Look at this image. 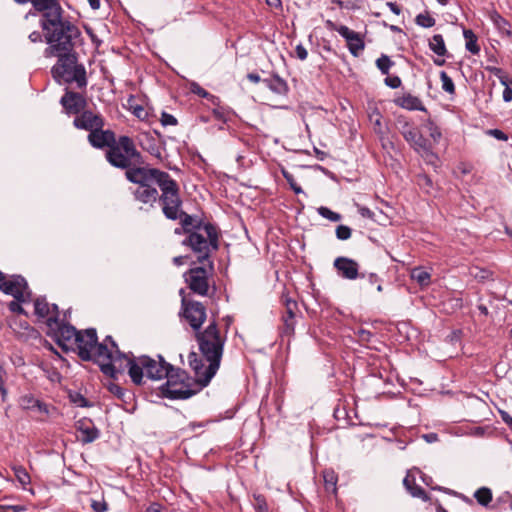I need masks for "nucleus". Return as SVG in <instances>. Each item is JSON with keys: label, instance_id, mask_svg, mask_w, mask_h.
<instances>
[{"label": "nucleus", "instance_id": "nucleus-63", "mask_svg": "<svg viewBox=\"0 0 512 512\" xmlns=\"http://www.w3.org/2000/svg\"><path fill=\"white\" fill-rule=\"evenodd\" d=\"M133 113L138 117V118H144L146 116V112L145 110L141 107V106H137L134 108V111Z\"/></svg>", "mask_w": 512, "mask_h": 512}, {"label": "nucleus", "instance_id": "nucleus-34", "mask_svg": "<svg viewBox=\"0 0 512 512\" xmlns=\"http://www.w3.org/2000/svg\"><path fill=\"white\" fill-rule=\"evenodd\" d=\"M411 277L421 286H427L430 283L431 275L420 267L414 268Z\"/></svg>", "mask_w": 512, "mask_h": 512}, {"label": "nucleus", "instance_id": "nucleus-60", "mask_svg": "<svg viewBox=\"0 0 512 512\" xmlns=\"http://www.w3.org/2000/svg\"><path fill=\"white\" fill-rule=\"evenodd\" d=\"M503 100L505 102H510L512 101V88L509 86V87H506L504 88V91H503Z\"/></svg>", "mask_w": 512, "mask_h": 512}, {"label": "nucleus", "instance_id": "nucleus-50", "mask_svg": "<svg viewBox=\"0 0 512 512\" xmlns=\"http://www.w3.org/2000/svg\"><path fill=\"white\" fill-rule=\"evenodd\" d=\"M486 133L488 135L494 137L495 139L500 140V141H507L508 140L507 134H505L503 131H501L499 129H489V130H487Z\"/></svg>", "mask_w": 512, "mask_h": 512}, {"label": "nucleus", "instance_id": "nucleus-10", "mask_svg": "<svg viewBox=\"0 0 512 512\" xmlns=\"http://www.w3.org/2000/svg\"><path fill=\"white\" fill-rule=\"evenodd\" d=\"M205 386L195 374V378H190V381L184 380L176 383L174 380H166L161 386V391L169 399H188Z\"/></svg>", "mask_w": 512, "mask_h": 512}, {"label": "nucleus", "instance_id": "nucleus-47", "mask_svg": "<svg viewBox=\"0 0 512 512\" xmlns=\"http://www.w3.org/2000/svg\"><path fill=\"white\" fill-rule=\"evenodd\" d=\"M190 89H191V92L202 97V98H207V99H213L214 96L211 95L209 92H207L204 88H202L198 83L196 82H193L191 83L190 85Z\"/></svg>", "mask_w": 512, "mask_h": 512}, {"label": "nucleus", "instance_id": "nucleus-52", "mask_svg": "<svg viewBox=\"0 0 512 512\" xmlns=\"http://www.w3.org/2000/svg\"><path fill=\"white\" fill-rule=\"evenodd\" d=\"M91 507L95 512H104L108 509L106 502L104 501H92Z\"/></svg>", "mask_w": 512, "mask_h": 512}, {"label": "nucleus", "instance_id": "nucleus-22", "mask_svg": "<svg viewBox=\"0 0 512 512\" xmlns=\"http://www.w3.org/2000/svg\"><path fill=\"white\" fill-rule=\"evenodd\" d=\"M134 199L144 205L153 207L158 201L159 193L154 185L152 186H136L132 189Z\"/></svg>", "mask_w": 512, "mask_h": 512}, {"label": "nucleus", "instance_id": "nucleus-1", "mask_svg": "<svg viewBox=\"0 0 512 512\" xmlns=\"http://www.w3.org/2000/svg\"><path fill=\"white\" fill-rule=\"evenodd\" d=\"M201 355L191 352L189 365L204 385H208L220 367L226 335L222 334L213 321L203 331L196 333Z\"/></svg>", "mask_w": 512, "mask_h": 512}, {"label": "nucleus", "instance_id": "nucleus-46", "mask_svg": "<svg viewBox=\"0 0 512 512\" xmlns=\"http://www.w3.org/2000/svg\"><path fill=\"white\" fill-rule=\"evenodd\" d=\"M37 401H38V399H36L30 395H25L21 398L20 404L23 409L34 410L35 405H37Z\"/></svg>", "mask_w": 512, "mask_h": 512}, {"label": "nucleus", "instance_id": "nucleus-6", "mask_svg": "<svg viewBox=\"0 0 512 512\" xmlns=\"http://www.w3.org/2000/svg\"><path fill=\"white\" fill-rule=\"evenodd\" d=\"M33 7L41 13L40 23L46 32H72L73 26L63 19L58 0H34Z\"/></svg>", "mask_w": 512, "mask_h": 512}, {"label": "nucleus", "instance_id": "nucleus-32", "mask_svg": "<svg viewBox=\"0 0 512 512\" xmlns=\"http://www.w3.org/2000/svg\"><path fill=\"white\" fill-rule=\"evenodd\" d=\"M262 82L268 87L270 90L277 94H282L287 90V85L285 81H283L278 76H273L271 78H267L262 80Z\"/></svg>", "mask_w": 512, "mask_h": 512}, {"label": "nucleus", "instance_id": "nucleus-36", "mask_svg": "<svg viewBox=\"0 0 512 512\" xmlns=\"http://www.w3.org/2000/svg\"><path fill=\"white\" fill-rule=\"evenodd\" d=\"M474 497L479 504L486 506L492 500V492L489 488L482 487L475 492Z\"/></svg>", "mask_w": 512, "mask_h": 512}, {"label": "nucleus", "instance_id": "nucleus-41", "mask_svg": "<svg viewBox=\"0 0 512 512\" xmlns=\"http://www.w3.org/2000/svg\"><path fill=\"white\" fill-rule=\"evenodd\" d=\"M370 121L373 123L374 131L378 135L384 134V129L382 126V116L379 111L375 110L370 114Z\"/></svg>", "mask_w": 512, "mask_h": 512}, {"label": "nucleus", "instance_id": "nucleus-31", "mask_svg": "<svg viewBox=\"0 0 512 512\" xmlns=\"http://www.w3.org/2000/svg\"><path fill=\"white\" fill-rule=\"evenodd\" d=\"M396 104L408 110H424V107L420 99L410 94L398 98L396 100Z\"/></svg>", "mask_w": 512, "mask_h": 512}, {"label": "nucleus", "instance_id": "nucleus-57", "mask_svg": "<svg viewBox=\"0 0 512 512\" xmlns=\"http://www.w3.org/2000/svg\"><path fill=\"white\" fill-rule=\"evenodd\" d=\"M385 83L391 88H398L401 85L399 77H390L385 79Z\"/></svg>", "mask_w": 512, "mask_h": 512}, {"label": "nucleus", "instance_id": "nucleus-5", "mask_svg": "<svg viewBox=\"0 0 512 512\" xmlns=\"http://www.w3.org/2000/svg\"><path fill=\"white\" fill-rule=\"evenodd\" d=\"M52 77L59 84L76 83L78 88L87 86L86 69L83 64L78 63L76 54L66 55L58 58L51 69Z\"/></svg>", "mask_w": 512, "mask_h": 512}, {"label": "nucleus", "instance_id": "nucleus-18", "mask_svg": "<svg viewBox=\"0 0 512 512\" xmlns=\"http://www.w3.org/2000/svg\"><path fill=\"white\" fill-rule=\"evenodd\" d=\"M73 124L77 129L86 130L91 133L94 130L103 128L105 121L100 114L84 110L74 118Z\"/></svg>", "mask_w": 512, "mask_h": 512}, {"label": "nucleus", "instance_id": "nucleus-37", "mask_svg": "<svg viewBox=\"0 0 512 512\" xmlns=\"http://www.w3.org/2000/svg\"><path fill=\"white\" fill-rule=\"evenodd\" d=\"M14 475L19 483L25 488L30 483V476L26 469L22 466H14L13 467Z\"/></svg>", "mask_w": 512, "mask_h": 512}, {"label": "nucleus", "instance_id": "nucleus-61", "mask_svg": "<svg viewBox=\"0 0 512 512\" xmlns=\"http://www.w3.org/2000/svg\"><path fill=\"white\" fill-rule=\"evenodd\" d=\"M498 79L505 88L512 85V80H510L504 72L500 77H498Z\"/></svg>", "mask_w": 512, "mask_h": 512}, {"label": "nucleus", "instance_id": "nucleus-2", "mask_svg": "<svg viewBox=\"0 0 512 512\" xmlns=\"http://www.w3.org/2000/svg\"><path fill=\"white\" fill-rule=\"evenodd\" d=\"M126 360L128 374L136 385L143 383L144 376L151 380H161L164 379L165 375H168L167 369L170 364L161 356H158L157 360L146 355Z\"/></svg>", "mask_w": 512, "mask_h": 512}, {"label": "nucleus", "instance_id": "nucleus-29", "mask_svg": "<svg viewBox=\"0 0 512 512\" xmlns=\"http://www.w3.org/2000/svg\"><path fill=\"white\" fill-rule=\"evenodd\" d=\"M414 150L420 154V156L427 164L432 165L434 167L438 166L439 158L431 150L430 146L427 144V140H424L422 146H417Z\"/></svg>", "mask_w": 512, "mask_h": 512}, {"label": "nucleus", "instance_id": "nucleus-38", "mask_svg": "<svg viewBox=\"0 0 512 512\" xmlns=\"http://www.w3.org/2000/svg\"><path fill=\"white\" fill-rule=\"evenodd\" d=\"M417 25L422 28H431L435 24V19L429 12L420 13L416 16L415 19Z\"/></svg>", "mask_w": 512, "mask_h": 512}, {"label": "nucleus", "instance_id": "nucleus-26", "mask_svg": "<svg viewBox=\"0 0 512 512\" xmlns=\"http://www.w3.org/2000/svg\"><path fill=\"white\" fill-rule=\"evenodd\" d=\"M403 484H404L405 488L407 489V491L413 497L420 498L423 501L429 500V497L426 494V492L424 491V489L415 483V478L410 473H408L406 475V477L404 478Z\"/></svg>", "mask_w": 512, "mask_h": 512}, {"label": "nucleus", "instance_id": "nucleus-19", "mask_svg": "<svg viewBox=\"0 0 512 512\" xmlns=\"http://www.w3.org/2000/svg\"><path fill=\"white\" fill-rule=\"evenodd\" d=\"M334 267L339 275L348 280H355L358 277H365V274H359V264L348 257L340 256L334 260Z\"/></svg>", "mask_w": 512, "mask_h": 512}, {"label": "nucleus", "instance_id": "nucleus-16", "mask_svg": "<svg viewBox=\"0 0 512 512\" xmlns=\"http://www.w3.org/2000/svg\"><path fill=\"white\" fill-rule=\"evenodd\" d=\"M98 341L96 330L93 328L80 331L76 338V348L79 357L84 361H90L92 357L91 351Z\"/></svg>", "mask_w": 512, "mask_h": 512}, {"label": "nucleus", "instance_id": "nucleus-39", "mask_svg": "<svg viewBox=\"0 0 512 512\" xmlns=\"http://www.w3.org/2000/svg\"><path fill=\"white\" fill-rule=\"evenodd\" d=\"M466 39V49L472 54L476 55L480 52V45L478 44V39L476 34H464Z\"/></svg>", "mask_w": 512, "mask_h": 512}, {"label": "nucleus", "instance_id": "nucleus-44", "mask_svg": "<svg viewBox=\"0 0 512 512\" xmlns=\"http://www.w3.org/2000/svg\"><path fill=\"white\" fill-rule=\"evenodd\" d=\"M426 127L429 132V136L433 139L434 142L438 143L442 137V133L439 127L432 121H429Z\"/></svg>", "mask_w": 512, "mask_h": 512}, {"label": "nucleus", "instance_id": "nucleus-15", "mask_svg": "<svg viewBox=\"0 0 512 512\" xmlns=\"http://www.w3.org/2000/svg\"><path fill=\"white\" fill-rule=\"evenodd\" d=\"M183 314L194 330H199L206 319L205 306L197 301L182 299Z\"/></svg>", "mask_w": 512, "mask_h": 512}, {"label": "nucleus", "instance_id": "nucleus-23", "mask_svg": "<svg viewBox=\"0 0 512 512\" xmlns=\"http://www.w3.org/2000/svg\"><path fill=\"white\" fill-rule=\"evenodd\" d=\"M77 431L79 440L88 444L95 441L99 437V430L91 421L80 420L77 422Z\"/></svg>", "mask_w": 512, "mask_h": 512}, {"label": "nucleus", "instance_id": "nucleus-4", "mask_svg": "<svg viewBox=\"0 0 512 512\" xmlns=\"http://www.w3.org/2000/svg\"><path fill=\"white\" fill-rule=\"evenodd\" d=\"M106 159L113 167L124 169L142 163L141 153L136 149L133 140L128 136H120L106 152Z\"/></svg>", "mask_w": 512, "mask_h": 512}, {"label": "nucleus", "instance_id": "nucleus-43", "mask_svg": "<svg viewBox=\"0 0 512 512\" xmlns=\"http://www.w3.org/2000/svg\"><path fill=\"white\" fill-rule=\"evenodd\" d=\"M392 64V61L386 55H382L376 60L377 68L385 75L389 73Z\"/></svg>", "mask_w": 512, "mask_h": 512}, {"label": "nucleus", "instance_id": "nucleus-53", "mask_svg": "<svg viewBox=\"0 0 512 512\" xmlns=\"http://www.w3.org/2000/svg\"><path fill=\"white\" fill-rule=\"evenodd\" d=\"M295 53H296V56L300 60H305L307 58V56H308V52H307L306 48L302 44H297L296 45Z\"/></svg>", "mask_w": 512, "mask_h": 512}, {"label": "nucleus", "instance_id": "nucleus-25", "mask_svg": "<svg viewBox=\"0 0 512 512\" xmlns=\"http://www.w3.org/2000/svg\"><path fill=\"white\" fill-rule=\"evenodd\" d=\"M430 49L438 56L434 59V64L437 66H443L445 64L444 56L447 53L445 42L441 34H434L429 40Z\"/></svg>", "mask_w": 512, "mask_h": 512}, {"label": "nucleus", "instance_id": "nucleus-30", "mask_svg": "<svg viewBox=\"0 0 512 512\" xmlns=\"http://www.w3.org/2000/svg\"><path fill=\"white\" fill-rule=\"evenodd\" d=\"M53 305H50L45 298H37L34 302L36 315L47 320L50 317H55Z\"/></svg>", "mask_w": 512, "mask_h": 512}, {"label": "nucleus", "instance_id": "nucleus-11", "mask_svg": "<svg viewBox=\"0 0 512 512\" xmlns=\"http://www.w3.org/2000/svg\"><path fill=\"white\" fill-rule=\"evenodd\" d=\"M168 173L156 168L137 167V165L125 172L126 179L136 186L160 185Z\"/></svg>", "mask_w": 512, "mask_h": 512}, {"label": "nucleus", "instance_id": "nucleus-62", "mask_svg": "<svg viewBox=\"0 0 512 512\" xmlns=\"http://www.w3.org/2000/svg\"><path fill=\"white\" fill-rule=\"evenodd\" d=\"M367 280L371 285L377 284L380 282V278L375 273H369L367 275Z\"/></svg>", "mask_w": 512, "mask_h": 512}, {"label": "nucleus", "instance_id": "nucleus-7", "mask_svg": "<svg viewBox=\"0 0 512 512\" xmlns=\"http://www.w3.org/2000/svg\"><path fill=\"white\" fill-rule=\"evenodd\" d=\"M161 194L158 201L162 206V212L167 219L177 220L182 213V199L178 183L168 174L160 183Z\"/></svg>", "mask_w": 512, "mask_h": 512}, {"label": "nucleus", "instance_id": "nucleus-45", "mask_svg": "<svg viewBox=\"0 0 512 512\" xmlns=\"http://www.w3.org/2000/svg\"><path fill=\"white\" fill-rule=\"evenodd\" d=\"M335 233H336V237L339 240H347L351 237L352 230L350 227H348L346 225H339V226H337Z\"/></svg>", "mask_w": 512, "mask_h": 512}, {"label": "nucleus", "instance_id": "nucleus-56", "mask_svg": "<svg viewBox=\"0 0 512 512\" xmlns=\"http://www.w3.org/2000/svg\"><path fill=\"white\" fill-rule=\"evenodd\" d=\"M358 212L364 218L372 219L374 217V213L369 208L364 206H359Z\"/></svg>", "mask_w": 512, "mask_h": 512}, {"label": "nucleus", "instance_id": "nucleus-24", "mask_svg": "<svg viewBox=\"0 0 512 512\" xmlns=\"http://www.w3.org/2000/svg\"><path fill=\"white\" fill-rule=\"evenodd\" d=\"M297 302L291 299L285 300V314L283 315V333L290 335L294 332L295 312L297 310Z\"/></svg>", "mask_w": 512, "mask_h": 512}, {"label": "nucleus", "instance_id": "nucleus-33", "mask_svg": "<svg viewBox=\"0 0 512 512\" xmlns=\"http://www.w3.org/2000/svg\"><path fill=\"white\" fill-rule=\"evenodd\" d=\"M167 371L168 375H165L164 377L167 380H174L176 383L184 380L190 381V377L187 375V373L180 368H174L172 365H169Z\"/></svg>", "mask_w": 512, "mask_h": 512}, {"label": "nucleus", "instance_id": "nucleus-21", "mask_svg": "<svg viewBox=\"0 0 512 512\" xmlns=\"http://www.w3.org/2000/svg\"><path fill=\"white\" fill-rule=\"evenodd\" d=\"M88 141L95 148L103 149L107 147L110 149L111 146L115 143L116 138L113 131L99 128L89 133Z\"/></svg>", "mask_w": 512, "mask_h": 512}, {"label": "nucleus", "instance_id": "nucleus-12", "mask_svg": "<svg viewBox=\"0 0 512 512\" xmlns=\"http://www.w3.org/2000/svg\"><path fill=\"white\" fill-rule=\"evenodd\" d=\"M53 310L55 317L48 318V327L53 331L57 343L63 348H68L75 344L80 331H77L72 325L59 323L57 305H53Z\"/></svg>", "mask_w": 512, "mask_h": 512}, {"label": "nucleus", "instance_id": "nucleus-54", "mask_svg": "<svg viewBox=\"0 0 512 512\" xmlns=\"http://www.w3.org/2000/svg\"><path fill=\"white\" fill-rule=\"evenodd\" d=\"M285 178L290 184V187L296 194H300L303 192L302 188L294 181L292 176H288L287 174H284Z\"/></svg>", "mask_w": 512, "mask_h": 512}, {"label": "nucleus", "instance_id": "nucleus-51", "mask_svg": "<svg viewBox=\"0 0 512 512\" xmlns=\"http://www.w3.org/2000/svg\"><path fill=\"white\" fill-rule=\"evenodd\" d=\"M161 123L163 126H173L177 124V119L173 115L164 112L161 116Z\"/></svg>", "mask_w": 512, "mask_h": 512}, {"label": "nucleus", "instance_id": "nucleus-17", "mask_svg": "<svg viewBox=\"0 0 512 512\" xmlns=\"http://www.w3.org/2000/svg\"><path fill=\"white\" fill-rule=\"evenodd\" d=\"M397 129L404 137V139L415 149L417 146H422L423 141L426 140L415 124L403 116H399L396 120Z\"/></svg>", "mask_w": 512, "mask_h": 512}, {"label": "nucleus", "instance_id": "nucleus-64", "mask_svg": "<svg viewBox=\"0 0 512 512\" xmlns=\"http://www.w3.org/2000/svg\"><path fill=\"white\" fill-rule=\"evenodd\" d=\"M146 512H161V505L158 503H152L146 510Z\"/></svg>", "mask_w": 512, "mask_h": 512}, {"label": "nucleus", "instance_id": "nucleus-20", "mask_svg": "<svg viewBox=\"0 0 512 512\" xmlns=\"http://www.w3.org/2000/svg\"><path fill=\"white\" fill-rule=\"evenodd\" d=\"M60 103L65 109L66 113L76 115H79L82 111H84L87 105V101L82 94L70 91L68 89H66V92L62 96Z\"/></svg>", "mask_w": 512, "mask_h": 512}, {"label": "nucleus", "instance_id": "nucleus-3", "mask_svg": "<svg viewBox=\"0 0 512 512\" xmlns=\"http://www.w3.org/2000/svg\"><path fill=\"white\" fill-rule=\"evenodd\" d=\"M182 244L193 251L199 263L212 261L211 253L219 247L217 229L211 223H206L198 231L187 235Z\"/></svg>", "mask_w": 512, "mask_h": 512}, {"label": "nucleus", "instance_id": "nucleus-14", "mask_svg": "<svg viewBox=\"0 0 512 512\" xmlns=\"http://www.w3.org/2000/svg\"><path fill=\"white\" fill-rule=\"evenodd\" d=\"M0 290L18 301H27L31 295L26 280L20 275H14L9 280L3 281L0 284Z\"/></svg>", "mask_w": 512, "mask_h": 512}, {"label": "nucleus", "instance_id": "nucleus-28", "mask_svg": "<svg viewBox=\"0 0 512 512\" xmlns=\"http://www.w3.org/2000/svg\"><path fill=\"white\" fill-rule=\"evenodd\" d=\"M346 39V44L354 56H359L364 49V40L360 34H342Z\"/></svg>", "mask_w": 512, "mask_h": 512}, {"label": "nucleus", "instance_id": "nucleus-48", "mask_svg": "<svg viewBox=\"0 0 512 512\" xmlns=\"http://www.w3.org/2000/svg\"><path fill=\"white\" fill-rule=\"evenodd\" d=\"M254 501L257 512H268V505L264 496L256 495L254 496Z\"/></svg>", "mask_w": 512, "mask_h": 512}, {"label": "nucleus", "instance_id": "nucleus-13", "mask_svg": "<svg viewBox=\"0 0 512 512\" xmlns=\"http://www.w3.org/2000/svg\"><path fill=\"white\" fill-rule=\"evenodd\" d=\"M48 47L45 50L46 57H64L74 54L71 34H45Z\"/></svg>", "mask_w": 512, "mask_h": 512}, {"label": "nucleus", "instance_id": "nucleus-40", "mask_svg": "<svg viewBox=\"0 0 512 512\" xmlns=\"http://www.w3.org/2000/svg\"><path fill=\"white\" fill-rule=\"evenodd\" d=\"M440 80H441V86H442V89L449 93V94H454L455 93V85H454V82L452 80V78L445 72V71H441L440 72Z\"/></svg>", "mask_w": 512, "mask_h": 512}, {"label": "nucleus", "instance_id": "nucleus-55", "mask_svg": "<svg viewBox=\"0 0 512 512\" xmlns=\"http://www.w3.org/2000/svg\"><path fill=\"white\" fill-rule=\"evenodd\" d=\"M22 302L23 301H18L16 299L14 301H11L10 304H9L10 311L16 312V313H23V308H22V306L20 304Z\"/></svg>", "mask_w": 512, "mask_h": 512}, {"label": "nucleus", "instance_id": "nucleus-58", "mask_svg": "<svg viewBox=\"0 0 512 512\" xmlns=\"http://www.w3.org/2000/svg\"><path fill=\"white\" fill-rule=\"evenodd\" d=\"M500 413V416H501V419L503 420V422L509 426L510 429H512V416H510V414L506 411H503V410H500L499 411Z\"/></svg>", "mask_w": 512, "mask_h": 512}, {"label": "nucleus", "instance_id": "nucleus-9", "mask_svg": "<svg viewBox=\"0 0 512 512\" xmlns=\"http://www.w3.org/2000/svg\"><path fill=\"white\" fill-rule=\"evenodd\" d=\"M202 266L189 269L185 274V282L189 289L200 295L206 296L209 290V277L214 271L213 261L201 263Z\"/></svg>", "mask_w": 512, "mask_h": 512}, {"label": "nucleus", "instance_id": "nucleus-42", "mask_svg": "<svg viewBox=\"0 0 512 512\" xmlns=\"http://www.w3.org/2000/svg\"><path fill=\"white\" fill-rule=\"evenodd\" d=\"M317 211L319 215H321L323 218L328 219L332 222H338L341 220V215L339 213H336L327 207L321 206L317 209Z\"/></svg>", "mask_w": 512, "mask_h": 512}, {"label": "nucleus", "instance_id": "nucleus-27", "mask_svg": "<svg viewBox=\"0 0 512 512\" xmlns=\"http://www.w3.org/2000/svg\"><path fill=\"white\" fill-rule=\"evenodd\" d=\"M181 222L183 232L189 235L191 232L198 231L199 227H203V223L193 216L182 210L181 216L178 218Z\"/></svg>", "mask_w": 512, "mask_h": 512}, {"label": "nucleus", "instance_id": "nucleus-59", "mask_svg": "<svg viewBox=\"0 0 512 512\" xmlns=\"http://www.w3.org/2000/svg\"><path fill=\"white\" fill-rule=\"evenodd\" d=\"M33 411H37L40 414H48V407L45 403L40 400L37 401V405H35V409Z\"/></svg>", "mask_w": 512, "mask_h": 512}, {"label": "nucleus", "instance_id": "nucleus-8", "mask_svg": "<svg viewBox=\"0 0 512 512\" xmlns=\"http://www.w3.org/2000/svg\"><path fill=\"white\" fill-rule=\"evenodd\" d=\"M91 360L95 361L101 371L111 377H115L117 369L115 362L118 359L126 358L117 347V344L111 336H107L103 343H96L91 351Z\"/></svg>", "mask_w": 512, "mask_h": 512}, {"label": "nucleus", "instance_id": "nucleus-49", "mask_svg": "<svg viewBox=\"0 0 512 512\" xmlns=\"http://www.w3.org/2000/svg\"><path fill=\"white\" fill-rule=\"evenodd\" d=\"M492 20L495 22L498 30L500 32H505V33H508L510 32V30L508 28H506V21L499 15H494L492 16Z\"/></svg>", "mask_w": 512, "mask_h": 512}, {"label": "nucleus", "instance_id": "nucleus-35", "mask_svg": "<svg viewBox=\"0 0 512 512\" xmlns=\"http://www.w3.org/2000/svg\"><path fill=\"white\" fill-rule=\"evenodd\" d=\"M325 489L328 492L336 493L337 475L333 470H325L323 472Z\"/></svg>", "mask_w": 512, "mask_h": 512}]
</instances>
